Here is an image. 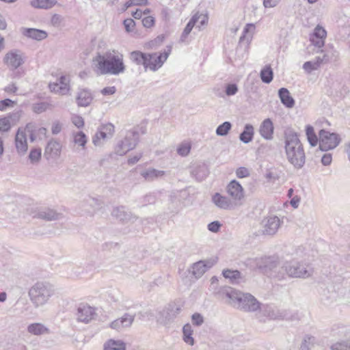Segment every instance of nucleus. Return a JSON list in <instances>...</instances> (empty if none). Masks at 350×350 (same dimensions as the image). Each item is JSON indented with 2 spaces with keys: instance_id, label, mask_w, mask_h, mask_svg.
Here are the masks:
<instances>
[{
  "instance_id": "obj_64",
  "label": "nucleus",
  "mask_w": 350,
  "mask_h": 350,
  "mask_svg": "<svg viewBox=\"0 0 350 350\" xmlns=\"http://www.w3.org/2000/svg\"><path fill=\"white\" fill-rule=\"evenodd\" d=\"M321 163L325 166H328L332 163V155L331 153H325L321 157Z\"/></svg>"
},
{
  "instance_id": "obj_3",
  "label": "nucleus",
  "mask_w": 350,
  "mask_h": 350,
  "mask_svg": "<svg viewBox=\"0 0 350 350\" xmlns=\"http://www.w3.org/2000/svg\"><path fill=\"white\" fill-rule=\"evenodd\" d=\"M98 68L100 74L118 75L125 70L123 55H116L109 53L105 55L98 54L96 57Z\"/></svg>"
},
{
  "instance_id": "obj_37",
  "label": "nucleus",
  "mask_w": 350,
  "mask_h": 350,
  "mask_svg": "<svg viewBox=\"0 0 350 350\" xmlns=\"http://www.w3.org/2000/svg\"><path fill=\"white\" fill-rule=\"evenodd\" d=\"M55 4L53 0H31L30 5L38 9H50Z\"/></svg>"
},
{
  "instance_id": "obj_55",
  "label": "nucleus",
  "mask_w": 350,
  "mask_h": 350,
  "mask_svg": "<svg viewBox=\"0 0 350 350\" xmlns=\"http://www.w3.org/2000/svg\"><path fill=\"white\" fill-rule=\"evenodd\" d=\"M123 25L126 32H131L135 26V22L133 19L129 18L124 20Z\"/></svg>"
},
{
  "instance_id": "obj_41",
  "label": "nucleus",
  "mask_w": 350,
  "mask_h": 350,
  "mask_svg": "<svg viewBox=\"0 0 350 350\" xmlns=\"http://www.w3.org/2000/svg\"><path fill=\"white\" fill-rule=\"evenodd\" d=\"M135 317V314H132L129 313H125L121 318L119 319L123 327H129L133 324Z\"/></svg>"
},
{
  "instance_id": "obj_40",
  "label": "nucleus",
  "mask_w": 350,
  "mask_h": 350,
  "mask_svg": "<svg viewBox=\"0 0 350 350\" xmlns=\"http://www.w3.org/2000/svg\"><path fill=\"white\" fill-rule=\"evenodd\" d=\"M232 129V124L228 121H226L222 124H219L215 131L217 135L218 136H226L229 131Z\"/></svg>"
},
{
  "instance_id": "obj_54",
  "label": "nucleus",
  "mask_w": 350,
  "mask_h": 350,
  "mask_svg": "<svg viewBox=\"0 0 350 350\" xmlns=\"http://www.w3.org/2000/svg\"><path fill=\"white\" fill-rule=\"evenodd\" d=\"M194 26L191 25V24L188 23L186 25L185 29H183V31L182 32V34L180 38V42H185L186 40L191 33V30L193 29Z\"/></svg>"
},
{
  "instance_id": "obj_26",
  "label": "nucleus",
  "mask_w": 350,
  "mask_h": 350,
  "mask_svg": "<svg viewBox=\"0 0 350 350\" xmlns=\"http://www.w3.org/2000/svg\"><path fill=\"white\" fill-rule=\"evenodd\" d=\"M280 226V219L278 217H271L265 222L262 232L263 234L273 235L278 230Z\"/></svg>"
},
{
  "instance_id": "obj_14",
  "label": "nucleus",
  "mask_w": 350,
  "mask_h": 350,
  "mask_svg": "<svg viewBox=\"0 0 350 350\" xmlns=\"http://www.w3.org/2000/svg\"><path fill=\"white\" fill-rule=\"evenodd\" d=\"M19 52L18 50H12L8 52L3 57V63L12 70L17 69L25 62Z\"/></svg>"
},
{
  "instance_id": "obj_16",
  "label": "nucleus",
  "mask_w": 350,
  "mask_h": 350,
  "mask_svg": "<svg viewBox=\"0 0 350 350\" xmlns=\"http://www.w3.org/2000/svg\"><path fill=\"white\" fill-rule=\"evenodd\" d=\"M215 262L214 260H199L192 265L189 271L196 278H200L208 269L213 266Z\"/></svg>"
},
{
  "instance_id": "obj_12",
  "label": "nucleus",
  "mask_w": 350,
  "mask_h": 350,
  "mask_svg": "<svg viewBox=\"0 0 350 350\" xmlns=\"http://www.w3.org/2000/svg\"><path fill=\"white\" fill-rule=\"evenodd\" d=\"M241 291L230 286H223L217 293L219 298L225 300V303L234 307L237 306Z\"/></svg>"
},
{
  "instance_id": "obj_44",
  "label": "nucleus",
  "mask_w": 350,
  "mask_h": 350,
  "mask_svg": "<svg viewBox=\"0 0 350 350\" xmlns=\"http://www.w3.org/2000/svg\"><path fill=\"white\" fill-rule=\"evenodd\" d=\"M148 4V0H128L124 4L122 10L126 11L129 8L133 5H146Z\"/></svg>"
},
{
  "instance_id": "obj_32",
  "label": "nucleus",
  "mask_w": 350,
  "mask_h": 350,
  "mask_svg": "<svg viewBox=\"0 0 350 350\" xmlns=\"http://www.w3.org/2000/svg\"><path fill=\"white\" fill-rule=\"evenodd\" d=\"M254 29H255V26L252 23H247L245 26V27L243 29V33H242L241 36L239 38V46H238V47L237 49V51H238L241 49L242 44H243V43L244 42L245 40L246 41V44H249V42H250V40L252 39V36H247V34L251 31L254 30Z\"/></svg>"
},
{
  "instance_id": "obj_27",
  "label": "nucleus",
  "mask_w": 350,
  "mask_h": 350,
  "mask_svg": "<svg viewBox=\"0 0 350 350\" xmlns=\"http://www.w3.org/2000/svg\"><path fill=\"white\" fill-rule=\"evenodd\" d=\"M191 173L198 181H202L208 175L209 170L208 166L205 163H202L195 165Z\"/></svg>"
},
{
  "instance_id": "obj_8",
  "label": "nucleus",
  "mask_w": 350,
  "mask_h": 350,
  "mask_svg": "<svg viewBox=\"0 0 350 350\" xmlns=\"http://www.w3.org/2000/svg\"><path fill=\"white\" fill-rule=\"evenodd\" d=\"M319 146L322 152H326L336 148L340 143V135L336 133H330L325 129H321L319 132Z\"/></svg>"
},
{
  "instance_id": "obj_5",
  "label": "nucleus",
  "mask_w": 350,
  "mask_h": 350,
  "mask_svg": "<svg viewBox=\"0 0 350 350\" xmlns=\"http://www.w3.org/2000/svg\"><path fill=\"white\" fill-rule=\"evenodd\" d=\"M54 293L53 286L44 282H37L29 290L28 295L30 301L36 307L46 304Z\"/></svg>"
},
{
  "instance_id": "obj_31",
  "label": "nucleus",
  "mask_w": 350,
  "mask_h": 350,
  "mask_svg": "<svg viewBox=\"0 0 350 350\" xmlns=\"http://www.w3.org/2000/svg\"><path fill=\"white\" fill-rule=\"evenodd\" d=\"M165 174V172L154 168H150L141 172V176L147 181H152Z\"/></svg>"
},
{
  "instance_id": "obj_57",
  "label": "nucleus",
  "mask_w": 350,
  "mask_h": 350,
  "mask_svg": "<svg viewBox=\"0 0 350 350\" xmlns=\"http://www.w3.org/2000/svg\"><path fill=\"white\" fill-rule=\"evenodd\" d=\"M142 23L144 27H145L146 28H150L154 25L155 19L152 16H148L144 17L142 19Z\"/></svg>"
},
{
  "instance_id": "obj_61",
  "label": "nucleus",
  "mask_w": 350,
  "mask_h": 350,
  "mask_svg": "<svg viewBox=\"0 0 350 350\" xmlns=\"http://www.w3.org/2000/svg\"><path fill=\"white\" fill-rule=\"evenodd\" d=\"M156 202V196L153 194H148V195H146L144 198H143V200H142V205L143 206H146L148 204H154Z\"/></svg>"
},
{
  "instance_id": "obj_42",
  "label": "nucleus",
  "mask_w": 350,
  "mask_h": 350,
  "mask_svg": "<svg viewBox=\"0 0 350 350\" xmlns=\"http://www.w3.org/2000/svg\"><path fill=\"white\" fill-rule=\"evenodd\" d=\"M315 338L311 336H306L301 342L300 350H310L314 345Z\"/></svg>"
},
{
  "instance_id": "obj_51",
  "label": "nucleus",
  "mask_w": 350,
  "mask_h": 350,
  "mask_svg": "<svg viewBox=\"0 0 350 350\" xmlns=\"http://www.w3.org/2000/svg\"><path fill=\"white\" fill-rule=\"evenodd\" d=\"M266 179L268 182L275 183L276 180H278L280 178V174L276 170L275 171H267L265 175Z\"/></svg>"
},
{
  "instance_id": "obj_10",
  "label": "nucleus",
  "mask_w": 350,
  "mask_h": 350,
  "mask_svg": "<svg viewBox=\"0 0 350 350\" xmlns=\"http://www.w3.org/2000/svg\"><path fill=\"white\" fill-rule=\"evenodd\" d=\"M111 215L118 221L123 224L134 223L138 218L137 215L122 205L113 207Z\"/></svg>"
},
{
  "instance_id": "obj_29",
  "label": "nucleus",
  "mask_w": 350,
  "mask_h": 350,
  "mask_svg": "<svg viewBox=\"0 0 350 350\" xmlns=\"http://www.w3.org/2000/svg\"><path fill=\"white\" fill-rule=\"evenodd\" d=\"M254 135V126L250 124H246L244 126L243 131L239 135V139L244 144H248L253 140Z\"/></svg>"
},
{
  "instance_id": "obj_19",
  "label": "nucleus",
  "mask_w": 350,
  "mask_h": 350,
  "mask_svg": "<svg viewBox=\"0 0 350 350\" xmlns=\"http://www.w3.org/2000/svg\"><path fill=\"white\" fill-rule=\"evenodd\" d=\"M62 146L60 143L56 140H50L44 150V157L47 160L50 159H55L59 156L61 152Z\"/></svg>"
},
{
  "instance_id": "obj_53",
  "label": "nucleus",
  "mask_w": 350,
  "mask_h": 350,
  "mask_svg": "<svg viewBox=\"0 0 350 350\" xmlns=\"http://www.w3.org/2000/svg\"><path fill=\"white\" fill-rule=\"evenodd\" d=\"M15 105V102L10 98H5L0 100V111H4L8 108L12 107Z\"/></svg>"
},
{
  "instance_id": "obj_1",
  "label": "nucleus",
  "mask_w": 350,
  "mask_h": 350,
  "mask_svg": "<svg viewBox=\"0 0 350 350\" xmlns=\"http://www.w3.org/2000/svg\"><path fill=\"white\" fill-rule=\"evenodd\" d=\"M284 148L288 161L293 167L301 169L306 163V154L297 133L292 129L284 131Z\"/></svg>"
},
{
  "instance_id": "obj_63",
  "label": "nucleus",
  "mask_w": 350,
  "mask_h": 350,
  "mask_svg": "<svg viewBox=\"0 0 350 350\" xmlns=\"http://www.w3.org/2000/svg\"><path fill=\"white\" fill-rule=\"evenodd\" d=\"M72 122L79 129L82 128L84 126V120L80 116H75L72 118Z\"/></svg>"
},
{
  "instance_id": "obj_17",
  "label": "nucleus",
  "mask_w": 350,
  "mask_h": 350,
  "mask_svg": "<svg viewBox=\"0 0 350 350\" xmlns=\"http://www.w3.org/2000/svg\"><path fill=\"white\" fill-rule=\"evenodd\" d=\"M228 194L234 200H241L244 198V190L241 185L236 180H231L226 187Z\"/></svg>"
},
{
  "instance_id": "obj_39",
  "label": "nucleus",
  "mask_w": 350,
  "mask_h": 350,
  "mask_svg": "<svg viewBox=\"0 0 350 350\" xmlns=\"http://www.w3.org/2000/svg\"><path fill=\"white\" fill-rule=\"evenodd\" d=\"M13 117L18 118L19 116L18 113H15L10 114L8 117L0 118V132H8L10 130L11 124L10 118H12Z\"/></svg>"
},
{
  "instance_id": "obj_52",
  "label": "nucleus",
  "mask_w": 350,
  "mask_h": 350,
  "mask_svg": "<svg viewBox=\"0 0 350 350\" xmlns=\"http://www.w3.org/2000/svg\"><path fill=\"white\" fill-rule=\"evenodd\" d=\"M312 36H314V37H316V36L319 37V38H321L322 40H325L326 36H327V32L323 27H322L319 25H317L314 28Z\"/></svg>"
},
{
  "instance_id": "obj_50",
  "label": "nucleus",
  "mask_w": 350,
  "mask_h": 350,
  "mask_svg": "<svg viewBox=\"0 0 350 350\" xmlns=\"http://www.w3.org/2000/svg\"><path fill=\"white\" fill-rule=\"evenodd\" d=\"M165 39L164 34L157 36L154 40H150L148 44L150 48L154 49L161 44Z\"/></svg>"
},
{
  "instance_id": "obj_33",
  "label": "nucleus",
  "mask_w": 350,
  "mask_h": 350,
  "mask_svg": "<svg viewBox=\"0 0 350 350\" xmlns=\"http://www.w3.org/2000/svg\"><path fill=\"white\" fill-rule=\"evenodd\" d=\"M104 350H126V345L121 340L110 339L105 343Z\"/></svg>"
},
{
  "instance_id": "obj_47",
  "label": "nucleus",
  "mask_w": 350,
  "mask_h": 350,
  "mask_svg": "<svg viewBox=\"0 0 350 350\" xmlns=\"http://www.w3.org/2000/svg\"><path fill=\"white\" fill-rule=\"evenodd\" d=\"M239 91L237 84L234 83H228L225 85V94L228 96L235 95Z\"/></svg>"
},
{
  "instance_id": "obj_4",
  "label": "nucleus",
  "mask_w": 350,
  "mask_h": 350,
  "mask_svg": "<svg viewBox=\"0 0 350 350\" xmlns=\"http://www.w3.org/2000/svg\"><path fill=\"white\" fill-rule=\"evenodd\" d=\"M256 267L263 273L269 277L281 280L284 277V271L282 269L280 258L278 256H264L256 259Z\"/></svg>"
},
{
  "instance_id": "obj_9",
  "label": "nucleus",
  "mask_w": 350,
  "mask_h": 350,
  "mask_svg": "<svg viewBox=\"0 0 350 350\" xmlns=\"http://www.w3.org/2000/svg\"><path fill=\"white\" fill-rule=\"evenodd\" d=\"M261 303L249 293H241L236 308L247 312H254L260 308Z\"/></svg>"
},
{
  "instance_id": "obj_56",
  "label": "nucleus",
  "mask_w": 350,
  "mask_h": 350,
  "mask_svg": "<svg viewBox=\"0 0 350 350\" xmlns=\"http://www.w3.org/2000/svg\"><path fill=\"white\" fill-rule=\"evenodd\" d=\"M236 176L239 178H243L250 176V171L245 167H239L236 170Z\"/></svg>"
},
{
  "instance_id": "obj_48",
  "label": "nucleus",
  "mask_w": 350,
  "mask_h": 350,
  "mask_svg": "<svg viewBox=\"0 0 350 350\" xmlns=\"http://www.w3.org/2000/svg\"><path fill=\"white\" fill-rule=\"evenodd\" d=\"M190 150L191 145L187 143H182L176 150L177 153L182 157L187 156L189 154Z\"/></svg>"
},
{
  "instance_id": "obj_38",
  "label": "nucleus",
  "mask_w": 350,
  "mask_h": 350,
  "mask_svg": "<svg viewBox=\"0 0 350 350\" xmlns=\"http://www.w3.org/2000/svg\"><path fill=\"white\" fill-rule=\"evenodd\" d=\"M183 340L184 341L190 345H194V339L192 337L193 329L191 325L189 323L185 325L183 327Z\"/></svg>"
},
{
  "instance_id": "obj_25",
  "label": "nucleus",
  "mask_w": 350,
  "mask_h": 350,
  "mask_svg": "<svg viewBox=\"0 0 350 350\" xmlns=\"http://www.w3.org/2000/svg\"><path fill=\"white\" fill-rule=\"evenodd\" d=\"M278 96L282 104L288 109L293 108L295 105V100L291 95L289 90L286 88L278 90Z\"/></svg>"
},
{
  "instance_id": "obj_18",
  "label": "nucleus",
  "mask_w": 350,
  "mask_h": 350,
  "mask_svg": "<svg viewBox=\"0 0 350 350\" xmlns=\"http://www.w3.org/2000/svg\"><path fill=\"white\" fill-rule=\"evenodd\" d=\"M21 33L24 36L36 41L43 40L48 37V33L46 31L36 28L23 27Z\"/></svg>"
},
{
  "instance_id": "obj_11",
  "label": "nucleus",
  "mask_w": 350,
  "mask_h": 350,
  "mask_svg": "<svg viewBox=\"0 0 350 350\" xmlns=\"http://www.w3.org/2000/svg\"><path fill=\"white\" fill-rule=\"evenodd\" d=\"M114 126L113 124L108 122L102 124L97 129L96 133L92 138V142L96 146H100L103 144L102 140L105 141L113 137L114 133Z\"/></svg>"
},
{
  "instance_id": "obj_62",
  "label": "nucleus",
  "mask_w": 350,
  "mask_h": 350,
  "mask_svg": "<svg viewBox=\"0 0 350 350\" xmlns=\"http://www.w3.org/2000/svg\"><path fill=\"white\" fill-rule=\"evenodd\" d=\"M310 40L311 42V43L315 46H317L319 48H321L322 47L324 44H325V40H322L321 38H319V37H314V36H310Z\"/></svg>"
},
{
  "instance_id": "obj_34",
  "label": "nucleus",
  "mask_w": 350,
  "mask_h": 350,
  "mask_svg": "<svg viewBox=\"0 0 350 350\" xmlns=\"http://www.w3.org/2000/svg\"><path fill=\"white\" fill-rule=\"evenodd\" d=\"M135 148L134 144L126 145V142L120 140L115 147V153L118 155L122 156L126 154L129 151Z\"/></svg>"
},
{
  "instance_id": "obj_59",
  "label": "nucleus",
  "mask_w": 350,
  "mask_h": 350,
  "mask_svg": "<svg viewBox=\"0 0 350 350\" xmlns=\"http://www.w3.org/2000/svg\"><path fill=\"white\" fill-rule=\"evenodd\" d=\"M303 68L306 72L310 73L313 70H317L318 65L314 63L313 61H308L304 64Z\"/></svg>"
},
{
  "instance_id": "obj_46",
  "label": "nucleus",
  "mask_w": 350,
  "mask_h": 350,
  "mask_svg": "<svg viewBox=\"0 0 350 350\" xmlns=\"http://www.w3.org/2000/svg\"><path fill=\"white\" fill-rule=\"evenodd\" d=\"M41 158V149L33 148L31 150L29 159L31 163L38 162Z\"/></svg>"
},
{
  "instance_id": "obj_7",
  "label": "nucleus",
  "mask_w": 350,
  "mask_h": 350,
  "mask_svg": "<svg viewBox=\"0 0 350 350\" xmlns=\"http://www.w3.org/2000/svg\"><path fill=\"white\" fill-rule=\"evenodd\" d=\"M258 310L262 312L263 316L272 320L294 321L298 319L297 313H293L288 310L274 309L269 305L261 304L260 308Z\"/></svg>"
},
{
  "instance_id": "obj_2",
  "label": "nucleus",
  "mask_w": 350,
  "mask_h": 350,
  "mask_svg": "<svg viewBox=\"0 0 350 350\" xmlns=\"http://www.w3.org/2000/svg\"><path fill=\"white\" fill-rule=\"evenodd\" d=\"M172 51V46H167L166 49L161 52L145 53L133 51L130 53L131 60L138 66H143L145 70L148 69L155 72L162 67Z\"/></svg>"
},
{
  "instance_id": "obj_23",
  "label": "nucleus",
  "mask_w": 350,
  "mask_h": 350,
  "mask_svg": "<svg viewBox=\"0 0 350 350\" xmlns=\"http://www.w3.org/2000/svg\"><path fill=\"white\" fill-rule=\"evenodd\" d=\"M93 100V96L90 90L87 88L80 89L76 97V102L79 107H88Z\"/></svg>"
},
{
  "instance_id": "obj_43",
  "label": "nucleus",
  "mask_w": 350,
  "mask_h": 350,
  "mask_svg": "<svg viewBox=\"0 0 350 350\" xmlns=\"http://www.w3.org/2000/svg\"><path fill=\"white\" fill-rule=\"evenodd\" d=\"M74 142L80 146L85 147L87 143V137L83 131H78L74 135Z\"/></svg>"
},
{
  "instance_id": "obj_58",
  "label": "nucleus",
  "mask_w": 350,
  "mask_h": 350,
  "mask_svg": "<svg viewBox=\"0 0 350 350\" xmlns=\"http://www.w3.org/2000/svg\"><path fill=\"white\" fill-rule=\"evenodd\" d=\"M191 321L193 325L196 326L201 325L204 322V318L200 313H194L191 317Z\"/></svg>"
},
{
  "instance_id": "obj_28",
  "label": "nucleus",
  "mask_w": 350,
  "mask_h": 350,
  "mask_svg": "<svg viewBox=\"0 0 350 350\" xmlns=\"http://www.w3.org/2000/svg\"><path fill=\"white\" fill-rule=\"evenodd\" d=\"M27 330L29 334L35 336H41L50 334L49 329L40 323L29 324L27 327Z\"/></svg>"
},
{
  "instance_id": "obj_45",
  "label": "nucleus",
  "mask_w": 350,
  "mask_h": 350,
  "mask_svg": "<svg viewBox=\"0 0 350 350\" xmlns=\"http://www.w3.org/2000/svg\"><path fill=\"white\" fill-rule=\"evenodd\" d=\"M332 350H350V338L334 344Z\"/></svg>"
},
{
  "instance_id": "obj_13",
  "label": "nucleus",
  "mask_w": 350,
  "mask_h": 350,
  "mask_svg": "<svg viewBox=\"0 0 350 350\" xmlns=\"http://www.w3.org/2000/svg\"><path fill=\"white\" fill-rule=\"evenodd\" d=\"M70 77L67 75H61L56 83H50L49 88L53 92L58 93L61 95H66L70 90Z\"/></svg>"
},
{
  "instance_id": "obj_21",
  "label": "nucleus",
  "mask_w": 350,
  "mask_h": 350,
  "mask_svg": "<svg viewBox=\"0 0 350 350\" xmlns=\"http://www.w3.org/2000/svg\"><path fill=\"white\" fill-rule=\"evenodd\" d=\"M33 217L46 221H55L59 219L62 217V214L52 208H44L39 210Z\"/></svg>"
},
{
  "instance_id": "obj_6",
  "label": "nucleus",
  "mask_w": 350,
  "mask_h": 350,
  "mask_svg": "<svg viewBox=\"0 0 350 350\" xmlns=\"http://www.w3.org/2000/svg\"><path fill=\"white\" fill-rule=\"evenodd\" d=\"M282 269L291 278H307L314 273V269L310 263L290 261L282 265Z\"/></svg>"
},
{
  "instance_id": "obj_35",
  "label": "nucleus",
  "mask_w": 350,
  "mask_h": 350,
  "mask_svg": "<svg viewBox=\"0 0 350 350\" xmlns=\"http://www.w3.org/2000/svg\"><path fill=\"white\" fill-rule=\"evenodd\" d=\"M260 77L262 81L265 83H270L273 78V72L269 65H266L260 72Z\"/></svg>"
},
{
  "instance_id": "obj_30",
  "label": "nucleus",
  "mask_w": 350,
  "mask_h": 350,
  "mask_svg": "<svg viewBox=\"0 0 350 350\" xmlns=\"http://www.w3.org/2000/svg\"><path fill=\"white\" fill-rule=\"evenodd\" d=\"M222 275L233 284H239L242 281L241 273L238 270L224 269L222 271Z\"/></svg>"
},
{
  "instance_id": "obj_20",
  "label": "nucleus",
  "mask_w": 350,
  "mask_h": 350,
  "mask_svg": "<svg viewBox=\"0 0 350 350\" xmlns=\"http://www.w3.org/2000/svg\"><path fill=\"white\" fill-rule=\"evenodd\" d=\"M274 126L271 118L265 119L259 129L260 135L267 140H271L273 137Z\"/></svg>"
},
{
  "instance_id": "obj_60",
  "label": "nucleus",
  "mask_w": 350,
  "mask_h": 350,
  "mask_svg": "<svg viewBox=\"0 0 350 350\" xmlns=\"http://www.w3.org/2000/svg\"><path fill=\"white\" fill-rule=\"evenodd\" d=\"M221 224L219 221H213L208 224V229L212 232H217L221 228Z\"/></svg>"
},
{
  "instance_id": "obj_49",
  "label": "nucleus",
  "mask_w": 350,
  "mask_h": 350,
  "mask_svg": "<svg viewBox=\"0 0 350 350\" xmlns=\"http://www.w3.org/2000/svg\"><path fill=\"white\" fill-rule=\"evenodd\" d=\"M49 104L45 102L37 103L33 105L32 109L36 113H41L47 109Z\"/></svg>"
},
{
  "instance_id": "obj_22",
  "label": "nucleus",
  "mask_w": 350,
  "mask_h": 350,
  "mask_svg": "<svg viewBox=\"0 0 350 350\" xmlns=\"http://www.w3.org/2000/svg\"><path fill=\"white\" fill-rule=\"evenodd\" d=\"M15 146L17 152L24 154L27 150V136L24 131L18 129L15 136Z\"/></svg>"
},
{
  "instance_id": "obj_15",
  "label": "nucleus",
  "mask_w": 350,
  "mask_h": 350,
  "mask_svg": "<svg viewBox=\"0 0 350 350\" xmlns=\"http://www.w3.org/2000/svg\"><path fill=\"white\" fill-rule=\"evenodd\" d=\"M96 315L95 309L93 307L85 304L79 305L77 310V319L78 321L88 323Z\"/></svg>"
},
{
  "instance_id": "obj_36",
  "label": "nucleus",
  "mask_w": 350,
  "mask_h": 350,
  "mask_svg": "<svg viewBox=\"0 0 350 350\" xmlns=\"http://www.w3.org/2000/svg\"><path fill=\"white\" fill-rule=\"evenodd\" d=\"M122 141L125 142L128 146L130 144H134L135 148L137 143L139 142V131L137 129H132L127 131Z\"/></svg>"
},
{
  "instance_id": "obj_24",
  "label": "nucleus",
  "mask_w": 350,
  "mask_h": 350,
  "mask_svg": "<svg viewBox=\"0 0 350 350\" xmlns=\"http://www.w3.org/2000/svg\"><path fill=\"white\" fill-rule=\"evenodd\" d=\"M213 202L221 209L228 210L233 208V204L228 197L222 196L219 193H215L212 196Z\"/></svg>"
}]
</instances>
